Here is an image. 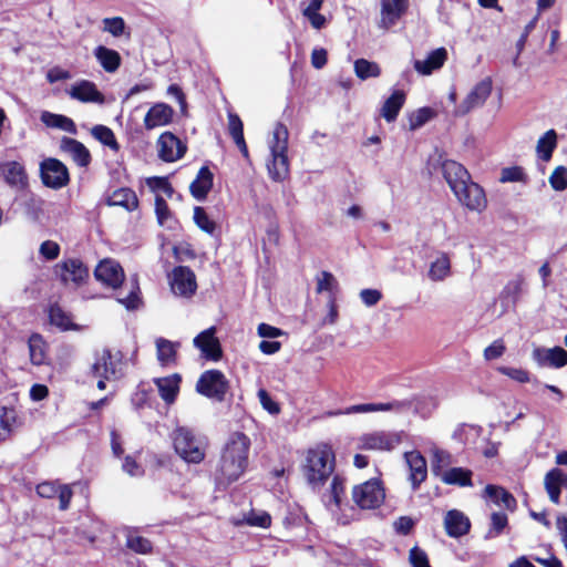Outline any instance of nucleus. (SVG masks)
Instances as JSON below:
<instances>
[{"label":"nucleus","instance_id":"nucleus-1","mask_svg":"<svg viewBox=\"0 0 567 567\" xmlns=\"http://www.w3.org/2000/svg\"><path fill=\"white\" fill-rule=\"evenodd\" d=\"M442 174L460 204L473 212L486 208L487 200L484 189L472 181L468 171L453 159L441 163Z\"/></svg>","mask_w":567,"mask_h":567},{"label":"nucleus","instance_id":"nucleus-2","mask_svg":"<svg viewBox=\"0 0 567 567\" xmlns=\"http://www.w3.org/2000/svg\"><path fill=\"white\" fill-rule=\"evenodd\" d=\"M250 440L240 432L231 434L223 449L216 470V480L219 485H229L237 481L246 471Z\"/></svg>","mask_w":567,"mask_h":567},{"label":"nucleus","instance_id":"nucleus-3","mask_svg":"<svg viewBox=\"0 0 567 567\" xmlns=\"http://www.w3.org/2000/svg\"><path fill=\"white\" fill-rule=\"evenodd\" d=\"M307 482L313 487H320L334 470V453L330 445L320 444L308 451L303 464Z\"/></svg>","mask_w":567,"mask_h":567},{"label":"nucleus","instance_id":"nucleus-4","mask_svg":"<svg viewBox=\"0 0 567 567\" xmlns=\"http://www.w3.org/2000/svg\"><path fill=\"white\" fill-rule=\"evenodd\" d=\"M288 137L289 132L286 125L277 123L268 141L270 157L267 161L268 174L275 182L284 181L289 173Z\"/></svg>","mask_w":567,"mask_h":567},{"label":"nucleus","instance_id":"nucleus-5","mask_svg":"<svg viewBox=\"0 0 567 567\" xmlns=\"http://www.w3.org/2000/svg\"><path fill=\"white\" fill-rule=\"evenodd\" d=\"M175 452L187 463L198 464L205 458L206 442L187 426H178L172 432Z\"/></svg>","mask_w":567,"mask_h":567},{"label":"nucleus","instance_id":"nucleus-6","mask_svg":"<svg viewBox=\"0 0 567 567\" xmlns=\"http://www.w3.org/2000/svg\"><path fill=\"white\" fill-rule=\"evenodd\" d=\"M403 433L393 431H373L357 439V449L363 451L390 452L402 443Z\"/></svg>","mask_w":567,"mask_h":567},{"label":"nucleus","instance_id":"nucleus-7","mask_svg":"<svg viewBox=\"0 0 567 567\" xmlns=\"http://www.w3.org/2000/svg\"><path fill=\"white\" fill-rule=\"evenodd\" d=\"M385 497L384 488L377 478L367 481L353 487L352 498L354 503L363 508L371 509L379 507Z\"/></svg>","mask_w":567,"mask_h":567},{"label":"nucleus","instance_id":"nucleus-8","mask_svg":"<svg viewBox=\"0 0 567 567\" xmlns=\"http://www.w3.org/2000/svg\"><path fill=\"white\" fill-rule=\"evenodd\" d=\"M228 382L218 370L204 372L197 381L196 390L210 399L221 401L227 392Z\"/></svg>","mask_w":567,"mask_h":567},{"label":"nucleus","instance_id":"nucleus-9","mask_svg":"<svg viewBox=\"0 0 567 567\" xmlns=\"http://www.w3.org/2000/svg\"><path fill=\"white\" fill-rule=\"evenodd\" d=\"M493 82L491 78L480 81L456 106L454 114L464 116L472 110L482 106L492 93Z\"/></svg>","mask_w":567,"mask_h":567},{"label":"nucleus","instance_id":"nucleus-10","mask_svg":"<svg viewBox=\"0 0 567 567\" xmlns=\"http://www.w3.org/2000/svg\"><path fill=\"white\" fill-rule=\"evenodd\" d=\"M169 284L172 291L176 296L185 298L192 297L197 289L194 271L185 266H178L173 269L172 274L169 275Z\"/></svg>","mask_w":567,"mask_h":567},{"label":"nucleus","instance_id":"nucleus-11","mask_svg":"<svg viewBox=\"0 0 567 567\" xmlns=\"http://www.w3.org/2000/svg\"><path fill=\"white\" fill-rule=\"evenodd\" d=\"M54 271L64 285L72 284L75 287L82 285L89 278V269L80 259L75 258L55 265Z\"/></svg>","mask_w":567,"mask_h":567},{"label":"nucleus","instance_id":"nucleus-12","mask_svg":"<svg viewBox=\"0 0 567 567\" xmlns=\"http://www.w3.org/2000/svg\"><path fill=\"white\" fill-rule=\"evenodd\" d=\"M41 178L45 186L59 189L69 182V172L66 166L55 159L48 158L41 163Z\"/></svg>","mask_w":567,"mask_h":567},{"label":"nucleus","instance_id":"nucleus-13","mask_svg":"<svg viewBox=\"0 0 567 567\" xmlns=\"http://www.w3.org/2000/svg\"><path fill=\"white\" fill-rule=\"evenodd\" d=\"M410 0H380L379 28L389 30L394 27L409 10Z\"/></svg>","mask_w":567,"mask_h":567},{"label":"nucleus","instance_id":"nucleus-14","mask_svg":"<svg viewBox=\"0 0 567 567\" xmlns=\"http://www.w3.org/2000/svg\"><path fill=\"white\" fill-rule=\"evenodd\" d=\"M97 281L114 290L121 288L125 279L122 266L113 259H104L100 261L94 270Z\"/></svg>","mask_w":567,"mask_h":567},{"label":"nucleus","instance_id":"nucleus-15","mask_svg":"<svg viewBox=\"0 0 567 567\" xmlns=\"http://www.w3.org/2000/svg\"><path fill=\"white\" fill-rule=\"evenodd\" d=\"M186 150V145L171 132H164L157 140L158 157L164 162L182 158Z\"/></svg>","mask_w":567,"mask_h":567},{"label":"nucleus","instance_id":"nucleus-16","mask_svg":"<svg viewBox=\"0 0 567 567\" xmlns=\"http://www.w3.org/2000/svg\"><path fill=\"white\" fill-rule=\"evenodd\" d=\"M412 405L411 401H392L388 403H363L355 404L347 408L344 411L330 412L329 415H340V414H355V413H371V412H384V411H394V412H403L410 409Z\"/></svg>","mask_w":567,"mask_h":567},{"label":"nucleus","instance_id":"nucleus-17","mask_svg":"<svg viewBox=\"0 0 567 567\" xmlns=\"http://www.w3.org/2000/svg\"><path fill=\"white\" fill-rule=\"evenodd\" d=\"M66 93L71 99L82 103L103 104L105 102L103 93L97 90L94 82L89 80H80L75 82L70 86V89H68Z\"/></svg>","mask_w":567,"mask_h":567},{"label":"nucleus","instance_id":"nucleus-18","mask_svg":"<svg viewBox=\"0 0 567 567\" xmlns=\"http://www.w3.org/2000/svg\"><path fill=\"white\" fill-rule=\"evenodd\" d=\"M0 175L3 181L17 190H22L28 185V174L24 165L17 161H4L0 163Z\"/></svg>","mask_w":567,"mask_h":567},{"label":"nucleus","instance_id":"nucleus-19","mask_svg":"<svg viewBox=\"0 0 567 567\" xmlns=\"http://www.w3.org/2000/svg\"><path fill=\"white\" fill-rule=\"evenodd\" d=\"M533 358L540 367L559 369L567 365V351L561 347L536 348Z\"/></svg>","mask_w":567,"mask_h":567},{"label":"nucleus","instance_id":"nucleus-20","mask_svg":"<svg viewBox=\"0 0 567 567\" xmlns=\"http://www.w3.org/2000/svg\"><path fill=\"white\" fill-rule=\"evenodd\" d=\"M215 333V327L206 329L194 339V346L202 351L206 359L217 361L221 357V349Z\"/></svg>","mask_w":567,"mask_h":567},{"label":"nucleus","instance_id":"nucleus-21","mask_svg":"<svg viewBox=\"0 0 567 567\" xmlns=\"http://www.w3.org/2000/svg\"><path fill=\"white\" fill-rule=\"evenodd\" d=\"M404 460L410 468V481L412 488H419L422 482L426 480L427 467L426 461L420 452L411 451L404 453Z\"/></svg>","mask_w":567,"mask_h":567},{"label":"nucleus","instance_id":"nucleus-22","mask_svg":"<svg viewBox=\"0 0 567 567\" xmlns=\"http://www.w3.org/2000/svg\"><path fill=\"white\" fill-rule=\"evenodd\" d=\"M120 365V359L114 358L109 350H103L96 354L92 372L95 377L111 379L116 377Z\"/></svg>","mask_w":567,"mask_h":567},{"label":"nucleus","instance_id":"nucleus-23","mask_svg":"<svg viewBox=\"0 0 567 567\" xmlns=\"http://www.w3.org/2000/svg\"><path fill=\"white\" fill-rule=\"evenodd\" d=\"M444 528L450 537L457 538L468 533L471 523L464 513L451 509L444 517Z\"/></svg>","mask_w":567,"mask_h":567},{"label":"nucleus","instance_id":"nucleus-24","mask_svg":"<svg viewBox=\"0 0 567 567\" xmlns=\"http://www.w3.org/2000/svg\"><path fill=\"white\" fill-rule=\"evenodd\" d=\"M174 110L165 103L153 105L144 117V126L146 130H153L167 125L172 122Z\"/></svg>","mask_w":567,"mask_h":567},{"label":"nucleus","instance_id":"nucleus-25","mask_svg":"<svg viewBox=\"0 0 567 567\" xmlns=\"http://www.w3.org/2000/svg\"><path fill=\"white\" fill-rule=\"evenodd\" d=\"M544 485L549 499L553 503L558 504L561 488L567 487V473L557 467L551 468L545 475Z\"/></svg>","mask_w":567,"mask_h":567},{"label":"nucleus","instance_id":"nucleus-26","mask_svg":"<svg viewBox=\"0 0 567 567\" xmlns=\"http://www.w3.org/2000/svg\"><path fill=\"white\" fill-rule=\"evenodd\" d=\"M93 56L106 73H115L122 64L121 54L105 45H97L93 50Z\"/></svg>","mask_w":567,"mask_h":567},{"label":"nucleus","instance_id":"nucleus-27","mask_svg":"<svg viewBox=\"0 0 567 567\" xmlns=\"http://www.w3.org/2000/svg\"><path fill=\"white\" fill-rule=\"evenodd\" d=\"M181 381L182 378L177 373L163 378H157L154 380L159 396L164 400L166 404H172L175 402L177 394L179 392Z\"/></svg>","mask_w":567,"mask_h":567},{"label":"nucleus","instance_id":"nucleus-28","mask_svg":"<svg viewBox=\"0 0 567 567\" xmlns=\"http://www.w3.org/2000/svg\"><path fill=\"white\" fill-rule=\"evenodd\" d=\"M447 59V51L444 48H439L432 51L426 59L415 60L413 65L417 73L422 75H430L433 71L443 66Z\"/></svg>","mask_w":567,"mask_h":567},{"label":"nucleus","instance_id":"nucleus-29","mask_svg":"<svg viewBox=\"0 0 567 567\" xmlns=\"http://www.w3.org/2000/svg\"><path fill=\"white\" fill-rule=\"evenodd\" d=\"M61 150L68 153L79 166L85 167L91 162L89 150L76 140L63 137L61 140Z\"/></svg>","mask_w":567,"mask_h":567},{"label":"nucleus","instance_id":"nucleus-30","mask_svg":"<svg viewBox=\"0 0 567 567\" xmlns=\"http://www.w3.org/2000/svg\"><path fill=\"white\" fill-rule=\"evenodd\" d=\"M212 187L213 173L208 167L203 166L199 169L196 179L189 186L190 193L197 200H203L206 198Z\"/></svg>","mask_w":567,"mask_h":567},{"label":"nucleus","instance_id":"nucleus-31","mask_svg":"<svg viewBox=\"0 0 567 567\" xmlns=\"http://www.w3.org/2000/svg\"><path fill=\"white\" fill-rule=\"evenodd\" d=\"M484 497L489 498L494 504L503 506L508 511H514L516 507L515 497L501 486L487 485L484 489Z\"/></svg>","mask_w":567,"mask_h":567},{"label":"nucleus","instance_id":"nucleus-32","mask_svg":"<svg viewBox=\"0 0 567 567\" xmlns=\"http://www.w3.org/2000/svg\"><path fill=\"white\" fill-rule=\"evenodd\" d=\"M405 94L403 91H394L383 103L380 114L386 122L395 121L400 110L404 105Z\"/></svg>","mask_w":567,"mask_h":567},{"label":"nucleus","instance_id":"nucleus-33","mask_svg":"<svg viewBox=\"0 0 567 567\" xmlns=\"http://www.w3.org/2000/svg\"><path fill=\"white\" fill-rule=\"evenodd\" d=\"M451 275V260L447 254L440 252L431 262L427 276L432 281H443Z\"/></svg>","mask_w":567,"mask_h":567},{"label":"nucleus","instance_id":"nucleus-34","mask_svg":"<svg viewBox=\"0 0 567 567\" xmlns=\"http://www.w3.org/2000/svg\"><path fill=\"white\" fill-rule=\"evenodd\" d=\"M41 121L49 127H56L70 134H76V126L72 118L61 115L54 114L48 111L42 112Z\"/></svg>","mask_w":567,"mask_h":567},{"label":"nucleus","instance_id":"nucleus-35","mask_svg":"<svg viewBox=\"0 0 567 567\" xmlns=\"http://www.w3.org/2000/svg\"><path fill=\"white\" fill-rule=\"evenodd\" d=\"M441 480L450 485L472 486V471L463 467H452L441 475Z\"/></svg>","mask_w":567,"mask_h":567},{"label":"nucleus","instance_id":"nucleus-36","mask_svg":"<svg viewBox=\"0 0 567 567\" xmlns=\"http://www.w3.org/2000/svg\"><path fill=\"white\" fill-rule=\"evenodd\" d=\"M228 131L234 142L240 150L244 156H248V148L244 138V125L237 114H228Z\"/></svg>","mask_w":567,"mask_h":567},{"label":"nucleus","instance_id":"nucleus-37","mask_svg":"<svg viewBox=\"0 0 567 567\" xmlns=\"http://www.w3.org/2000/svg\"><path fill=\"white\" fill-rule=\"evenodd\" d=\"M126 289H127V295H124L121 291H118L116 293V300L123 305L126 309L128 310H134L136 309L140 303H141V299H140V287H138V282L136 280V278H132L130 280L128 284H126Z\"/></svg>","mask_w":567,"mask_h":567},{"label":"nucleus","instance_id":"nucleus-38","mask_svg":"<svg viewBox=\"0 0 567 567\" xmlns=\"http://www.w3.org/2000/svg\"><path fill=\"white\" fill-rule=\"evenodd\" d=\"M109 204L113 206H122L127 210H134L138 205V200L132 189L120 188L110 196Z\"/></svg>","mask_w":567,"mask_h":567},{"label":"nucleus","instance_id":"nucleus-39","mask_svg":"<svg viewBox=\"0 0 567 567\" xmlns=\"http://www.w3.org/2000/svg\"><path fill=\"white\" fill-rule=\"evenodd\" d=\"M557 145V134L555 130L547 131L537 142L536 152L539 158L547 162Z\"/></svg>","mask_w":567,"mask_h":567},{"label":"nucleus","instance_id":"nucleus-40","mask_svg":"<svg viewBox=\"0 0 567 567\" xmlns=\"http://www.w3.org/2000/svg\"><path fill=\"white\" fill-rule=\"evenodd\" d=\"M177 343L164 338L156 340L157 360L162 365H169L175 362Z\"/></svg>","mask_w":567,"mask_h":567},{"label":"nucleus","instance_id":"nucleus-41","mask_svg":"<svg viewBox=\"0 0 567 567\" xmlns=\"http://www.w3.org/2000/svg\"><path fill=\"white\" fill-rule=\"evenodd\" d=\"M343 493H344L343 480L339 476H334L331 482L329 493L323 496L326 506L329 508H332V506L340 507L341 497H342Z\"/></svg>","mask_w":567,"mask_h":567},{"label":"nucleus","instance_id":"nucleus-42","mask_svg":"<svg viewBox=\"0 0 567 567\" xmlns=\"http://www.w3.org/2000/svg\"><path fill=\"white\" fill-rule=\"evenodd\" d=\"M30 359L33 364H42L45 359V342L40 334H32L29 338Z\"/></svg>","mask_w":567,"mask_h":567},{"label":"nucleus","instance_id":"nucleus-43","mask_svg":"<svg viewBox=\"0 0 567 567\" xmlns=\"http://www.w3.org/2000/svg\"><path fill=\"white\" fill-rule=\"evenodd\" d=\"M126 546L137 554H148L152 550L151 542L132 529L126 532Z\"/></svg>","mask_w":567,"mask_h":567},{"label":"nucleus","instance_id":"nucleus-44","mask_svg":"<svg viewBox=\"0 0 567 567\" xmlns=\"http://www.w3.org/2000/svg\"><path fill=\"white\" fill-rule=\"evenodd\" d=\"M354 71L357 76L361 80L377 78L381 73L380 66L375 62L365 59H359L354 62Z\"/></svg>","mask_w":567,"mask_h":567},{"label":"nucleus","instance_id":"nucleus-45","mask_svg":"<svg viewBox=\"0 0 567 567\" xmlns=\"http://www.w3.org/2000/svg\"><path fill=\"white\" fill-rule=\"evenodd\" d=\"M508 524L507 515L503 512H494L491 515V528L485 538L492 539L499 536Z\"/></svg>","mask_w":567,"mask_h":567},{"label":"nucleus","instance_id":"nucleus-46","mask_svg":"<svg viewBox=\"0 0 567 567\" xmlns=\"http://www.w3.org/2000/svg\"><path fill=\"white\" fill-rule=\"evenodd\" d=\"M92 135L100 141L102 144L111 147L112 150H118L115 135L111 128L104 125H95L92 128Z\"/></svg>","mask_w":567,"mask_h":567},{"label":"nucleus","instance_id":"nucleus-47","mask_svg":"<svg viewBox=\"0 0 567 567\" xmlns=\"http://www.w3.org/2000/svg\"><path fill=\"white\" fill-rule=\"evenodd\" d=\"M194 221L205 233L213 235L216 229V224L209 218L203 207L194 208Z\"/></svg>","mask_w":567,"mask_h":567},{"label":"nucleus","instance_id":"nucleus-48","mask_svg":"<svg viewBox=\"0 0 567 567\" xmlns=\"http://www.w3.org/2000/svg\"><path fill=\"white\" fill-rule=\"evenodd\" d=\"M17 423V411L13 408L0 406V426L8 437Z\"/></svg>","mask_w":567,"mask_h":567},{"label":"nucleus","instance_id":"nucleus-49","mask_svg":"<svg viewBox=\"0 0 567 567\" xmlns=\"http://www.w3.org/2000/svg\"><path fill=\"white\" fill-rule=\"evenodd\" d=\"M103 28L102 30L104 32H109L115 38H118L124 34L125 31V22L123 18L121 17H114V18H105L102 21Z\"/></svg>","mask_w":567,"mask_h":567},{"label":"nucleus","instance_id":"nucleus-50","mask_svg":"<svg viewBox=\"0 0 567 567\" xmlns=\"http://www.w3.org/2000/svg\"><path fill=\"white\" fill-rule=\"evenodd\" d=\"M452 455L444 450L434 449L432 460V471L439 475V472L452 464Z\"/></svg>","mask_w":567,"mask_h":567},{"label":"nucleus","instance_id":"nucleus-51","mask_svg":"<svg viewBox=\"0 0 567 567\" xmlns=\"http://www.w3.org/2000/svg\"><path fill=\"white\" fill-rule=\"evenodd\" d=\"M433 111L430 107H422L416 110L410 115L409 125L410 130H416L430 121L433 116Z\"/></svg>","mask_w":567,"mask_h":567},{"label":"nucleus","instance_id":"nucleus-52","mask_svg":"<svg viewBox=\"0 0 567 567\" xmlns=\"http://www.w3.org/2000/svg\"><path fill=\"white\" fill-rule=\"evenodd\" d=\"M50 321L52 324L66 330L71 326V318L58 306H53L50 309Z\"/></svg>","mask_w":567,"mask_h":567},{"label":"nucleus","instance_id":"nucleus-53","mask_svg":"<svg viewBox=\"0 0 567 567\" xmlns=\"http://www.w3.org/2000/svg\"><path fill=\"white\" fill-rule=\"evenodd\" d=\"M246 523L250 526L267 528L271 524V517L267 512L251 511L246 516Z\"/></svg>","mask_w":567,"mask_h":567},{"label":"nucleus","instance_id":"nucleus-54","mask_svg":"<svg viewBox=\"0 0 567 567\" xmlns=\"http://www.w3.org/2000/svg\"><path fill=\"white\" fill-rule=\"evenodd\" d=\"M549 183L555 190H565L567 188V169L564 166L555 168L549 177Z\"/></svg>","mask_w":567,"mask_h":567},{"label":"nucleus","instance_id":"nucleus-55","mask_svg":"<svg viewBox=\"0 0 567 567\" xmlns=\"http://www.w3.org/2000/svg\"><path fill=\"white\" fill-rule=\"evenodd\" d=\"M147 185L154 190V192H162L166 196L171 197L174 193V189L172 185L168 183V181L165 177H152L148 178Z\"/></svg>","mask_w":567,"mask_h":567},{"label":"nucleus","instance_id":"nucleus-56","mask_svg":"<svg viewBox=\"0 0 567 567\" xmlns=\"http://www.w3.org/2000/svg\"><path fill=\"white\" fill-rule=\"evenodd\" d=\"M409 560L412 567H431L426 553L417 546L410 550Z\"/></svg>","mask_w":567,"mask_h":567},{"label":"nucleus","instance_id":"nucleus-57","mask_svg":"<svg viewBox=\"0 0 567 567\" xmlns=\"http://www.w3.org/2000/svg\"><path fill=\"white\" fill-rule=\"evenodd\" d=\"M337 287V280L332 274L322 271L318 277L317 291H332Z\"/></svg>","mask_w":567,"mask_h":567},{"label":"nucleus","instance_id":"nucleus-58","mask_svg":"<svg viewBox=\"0 0 567 567\" xmlns=\"http://www.w3.org/2000/svg\"><path fill=\"white\" fill-rule=\"evenodd\" d=\"M259 402L262 408L268 411L270 414H278L280 409L277 402H275L269 393L265 389H260L258 391Z\"/></svg>","mask_w":567,"mask_h":567},{"label":"nucleus","instance_id":"nucleus-59","mask_svg":"<svg viewBox=\"0 0 567 567\" xmlns=\"http://www.w3.org/2000/svg\"><path fill=\"white\" fill-rule=\"evenodd\" d=\"M525 174L520 167H507L502 171L499 181L502 183L522 182Z\"/></svg>","mask_w":567,"mask_h":567},{"label":"nucleus","instance_id":"nucleus-60","mask_svg":"<svg viewBox=\"0 0 567 567\" xmlns=\"http://www.w3.org/2000/svg\"><path fill=\"white\" fill-rule=\"evenodd\" d=\"M155 213L159 225H164L169 217V209L166 200L159 195L155 197Z\"/></svg>","mask_w":567,"mask_h":567},{"label":"nucleus","instance_id":"nucleus-61","mask_svg":"<svg viewBox=\"0 0 567 567\" xmlns=\"http://www.w3.org/2000/svg\"><path fill=\"white\" fill-rule=\"evenodd\" d=\"M499 371L517 382L525 383L529 381L528 372L523 369L502 367Z\"/></svg>","mask_w":567,"mask_h":567},{"label":"nucleus","instance_id":"nucleus-62","mask_svg":"<svg viewBox=\"0 0 567 567\" xmlns=\"http://www.w3.org/2000/svg\"><path fill=\"white\" fill-rule=\"evenodd\" d=\"M72 74L70 71L62 69L60 66H54L50 69L47 73V80L49 83H55L59 81L70 80Z\"/></svg>","mask_w":567,"mask_h":567},{"label":"nucleus","instance_id":"nucleus-63","mask_svg":"<svg viewBox=\"0 0 567 567\" xmlns=\"http://www.w3.org/2000/svg\"><path fill=\"white\" fill-rule=\"evenodd\" d=\"M360 298L365 306L372 307L381 300L382 293L377 289H363L360 291Z\"/></svg>","mask_w":567,"mask_h":567},{"label":"nucleus","instance_id":"nucleus-64","mask_svg":"<svg viewBox=\"0 0 567 567\" xmlns=\"http://www.w3.org/2000/svg\"><path fill=\"white\" fill-rule=\"evenodd\" d=\"M60 247L56 243L47 240L40 246V254L49 260L55 259L59 256Z\"/></svg>","mask_w":567,"mask_h":567}]
</instances>
